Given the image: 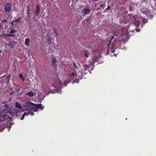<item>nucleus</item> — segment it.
<instances>
[{
    "label": "nucleus",
    "instance_id": "obj_1",
    "mask_svg": "<svg viewBox=\"0 0 156 156\" xmlns=\"http://www.w3.org/2000/svg\"><path fill=\"white\" fill-rule=\"evenodd\" d=\"M6 120H8L10 122L12 121V119L9 115L2 112H0V122L5 121Z\"/></svg>",
    "mask_w": 156,
    "mask_h": 156
},
{
    "label": "nucleus",
    "instance_id": "obj_2",
    "mask_svg": "<svg viewBox=\"0 0 156 156\" xmlns=\"http://www.w3.org/2000/svg\"><path fill=\"white\" fill-rule=\"evenodd\" d=\"M8 103V101H5L2 104L1 109L4 112H6L8 110H10V105Z\"/></svg>",
    "mask_w": 156,
    "mask_h": 156
},
{
    "label": "nucleus",
    "instance_id": "obj_3",
    "mask_svg": "<svg viewBox=\"0 0 156 156\" xmlns=\"http://www.w3.org/2000/svg\"><path fill=\"white\" fill-rule=\"evenodd\" d=\"M99 57V55H98L95 54H94L92 56V58L90 60L89 65L93 66L95 62H97L98 61Z\"/></svg>",
    "mask_w": 156,
    "mask_h": 156
},
{
    "label": "nucleus",
    "instance_id": "obj_4",
    "mask_svg": "<svg viewBox=\"0 0 156 156\" xmlns=\"http://www.w3.org/2000/svg\"><path fill=\"white\" fill-rule=\"evenodd\" d=\"M11 9L12 5L11 3L9 2H7L5 6L4 11L6 13H7L11 11Z\"/></svg>",
    "mask_w": 156,
    "mask_h": 156
},
{
    "label": "nucleus",
    "instance_id": "obj_5",
    "mask_svg": "<svg viewBox=\"0 0 156 156\" xmlns=\"http://www.w3.org/2000/svg\"><path fill=\"white\" fill-rule=\"evenodd\" d=\"M114 38V37L112 36V37L110 40H109V41L108 44H107V46L108 49L109 50H111L112 52L114 53L115 52V48L114 49L113 47L112 46L110 47L111 44V43L112 40Z\"/></svg>",
    "mask_w": 156,
    "mask_h": 156
},
{
    "label": "nucleus",
    "instance_id": "obj_6",
    "mask_svg": "<svg viewBox=\"0 0 156 156\" xmlns=\"http://www.w3.org/2000/svg\"><path fill=\"white\" fill-rule=\"evenodd\" d=\"M57 62V59L55 57H52L51 58V65L53 67L56 68L57 67L56 63Z\"/></svg>",
    "mask_w": 156,
    "mask_h": 156
},
{
    "label": "nucleus",
    "instance_id": "obj_7",
    "mask_svg": "<svg viewBox=\"0 0 156 156\" xmlns=\"http://www.w3.org/2000/svg\"><path fill=\"white\" fill-rule=\"evenodd\" d=\"M142 12L147 17L152 16V15L151 14L150 10L148 9H146L142 11Z\"/></svg>",
    "mask_w": 156,
    "mask_h": 156
},
{
    "label": "nucleus",
    "instance_id": "obj_8",
    "mask_svg": "<svg viewBox=\"0 0 156 156\" xmlns=\"http://www.w3.org/2000/svg\"><path fill=\"white\" fill-rule=\"evenodd\" d=\"M34 106L36 108L40 109L42 110L44 108V106H42L41 104H34Z\"/></svg>",
    "mask_w": 156,
    "mask_h": 156
},
{
    "label": "nucleus",
    "instance_id": "obj_9",
    "mask_svg": "<svg viewBox=\"0 0 156 156\" xmlns=\"http://www.w3.org/2000/svg\"><path fill=\"white\" fill-rule=\"evenodd\" d=\"M147 2H149L152 8L154 7L153 5L156 6V2L155 0H147Z\"/></svg>",
    "mask_w": 156,
    "mask_h": 156
},
{
    "label": "nucleus",
    "instance_id": "obj_10",
    "mask_svg": "<svg viewBox=\"0 0 156 156\" xmlns=\"http://www.w3.org/2000/svg\"><path fill=\"white\" fill-rule=\"evenodd\" d=\"M16 41H13L12 42H9V44H7V45L8 46L10 47L11 48H12L16 45Z\"/></svg>",
    "mask_w": 156,
    "mask_h": 156
},
{
    "label": "nucleus",
    "instance_id": "obj_11",
    "mask_svg": "<svg viewBox=\"0 0 156 156\" xmlns=\"http://www.w3.org/2000/svg\"><path fill=\"white\" fill-rule=\"evenodd\" d=\"M36 7L37 9L35 11L34 14L35 15L37 16L39 14L40 8L39 6L38 5H37Z\"/></svg>",
    "mask_w": 156,
    "mask_h": 156
},
{
    "label": "nucleus",
    "instance_id": "obj_12",
    "mask_svg": "<svg viewBox=\"0 0 156 156\" xmlns=\"http://www.w3.org/2000/svg\"><path fill=\"white\" fill-rule=\"evenodd\" d=\"M90 10L89 9H84L82 10V12L84 14H88L90 12Z\"/></svg>",
    "mask_w": 156,
    "mask_h": 156
},
{
    "label": "nucleus",
    "instance_id": "obj_13",
    "mask_svg": "<svg viewBox=\"0 0 156 156\" xmlns=\"http://www.w3.org/2000/svg\"><path fill=\"white\" fill-rule=\"evenodd\" d=\"M77 74L75 72V73H71V75H70L69 77H70V80L73 79L75 76H76Z\"/></svg>",
    "mask_w": 156,
    "mask_h": 156
},
{
    "label": "nucleus",
    "instance_id": "obj_14",
    "mask_svg": "<svg viewBox=\"0 0 156 156\" xmlns=\"http://www.w3.org/2000/svg\"><path fill=\"white\" fill-rule=\"evenodd\" d=\"M25 94L26 95H27V96H28L30 97H33L34 95V93L33 91H31L29 92H28L26 94Z\"/></svg>",
    "mask_w": 156,
    "mask_h": 156
},
{
    "label": "nucleus",
    "instance_id": "obj_15",
    "mask_svg": "<svg viewBox=\"0 0 156 156\" xmlns=\"http://www.w3.org/2000/svg\"><path fill=\"white\" fill-rule=\"evenodd\" d=\"M30 42V39L29 38H26L25 39V44L27 46H29V43Z\"/></svg>",
    "mask_w": 156,
    "mask_h": 156
},
{
    "label": "nucleus",
    "instance_id": "obj_16",
    "mask_svg": "<svg viewBox=\"0 0 156 156\" xmlns=\"http://www.w3.org/2000/svg\"><path fill=\"white\" fill-rule=\"evenodd\" d=\"M134 24L136 27H139V26L140 24V22L139 20H136L135 21Z\"/></svg>",
    "mask_w": 156,
    "mask_h": 156
},
{
    "label": "nucleus",
    "instance_id": "obj_17",
    "mask_svg": "<svg viewBox=\"0 0 156 156\" xmlns=\"http://www.w3.org/2000/svg\"><path fill=\"white\" fill-rule=\"evenodd\" d=\"M16 107L17 108H19L20 109H22V107L18 103L16 102L15 104Z\"/></svg>",
    "mask_w": 156,
    "mask_h": 156
},
{
    "label": "nucleus",
    "instance_id": "obj_18",
    "mask_svg": "<svg viewBox=\"0 0 156 156\" xmlns=\"http://www.w3.org/2000/svg\"><path fill=\"white\" fill-rule=\"evenodd\" d=\"M34 104L33 103L31 102H27L26 104V106H34Z\"/></svg>",
    "mask_w": 156,
    "mask_h": 156
},
{
    "label": "nucleus",
    "instance_id": "obj_19",
    "mask_svg": "<svg viewBox=\"0 0 156 156\" xmlns=\"http://www.w3.org/2000/svg\"><path fill=\"white\" fill-rule=\"evenodd\" d=\"M32 107H30L27 108V111H33L34 108V106H32Z\"/></svg>",
    "mask_w": 156,
    "mask_h": 156
},
{
    "label": "nucleus",
    "instance_id": "obj_20",
    "mask_svg": "<svg viewBox=\"0 0 156 156\" xmlns=\"http://www.w3.org/2000/svg\"><path fill=\"white\" fill-rule=\"evenodd\" d=\"M29 114L30 115H33L34 114L33 111H29L27 112V116Z\"/></svg>",
    "mask_w": 156,
    "mask_h": 156
},
{
    "label": "nucleus",
    "instance_id": "obj_21",
    "mask_svg": "<svg viewBox=\"0 0 156 156\" xmlns=\"http://www.w3.org/2000/svg\"><path fill=\"white\" fill-rule=\"evenodd\" d=\"M10 78V75H8L6 77V83H9V79Z\"/></svg>",
    "mask_w": 156,
    "mask_h": 156
},
{
    "label": "nucleus",
    "instance_id": "obj_22",
    "mask_svg": "<svg viewBox=\"0 0 156 156\" xmlns=\"http://www.w3.org/2000/svg\"><path fill=\"white\" fill-rule=\"evenodd\" d=\"M90 17H89V18H88L87 17V19L84 20L83 21V23L84 24H85V23H87L89 21V20H90Z\"/></svg>",
    "mask_w": 156,
    "mask_h": 156
},
{
    "label": "nucleus",
    "instance_id": "obj_23",
    "mask_svg": "<svg viewBox=\"0 0 156 156\" xmlns=\"http://www.w3.org/2000/svg\"><path fill=\"white\" fill-rule=\"evenodd\" d=\"M19 77L22 79L23 81H24V78L23 77V76L22 73L21 72L20 73L19 75Z\"/></svg>",
    "mask_w": 156,
    "mask_h": 156
},
{
    "label": "nucleus",
    "instance_id": "obj_24",
    "mask_svg": "<svg viewBox=\"0 0 156 156\" xmlns=\"http://www.w3.org/2000/svg\"><path fill=\"white\" fill-rule=\"evenodd\" d=\"M89 52L88 51H85V54H84V56L86 57H88L89 56Z\"/></svg>",
    "mask_w": 156,
    "mask_h": 156
},
{
    "label": "nucleus",
    "instance_id": "obj_25",
    "mask_svg": "<svg viewBox=\"0 0 156 156\" xmlns=\"http://www.w3.org/2000/svg\"><path fill=\"white\" fill-rule=\"evenodd\" d=\"M47 41L49 45H50L51 43V37H48Z\"/></svg>",
    "mask_w": 156,
    "mask_h": 156
},
{
    "label": "nucleus",
    "instance_id": "obj_26",
    "mask_svg": "<svg viewBox=\"0 0 156 156\" xmlns=\"http://www.w3.org/2000/svg\"><path fill=\"white\" fill-rule=\"evenodd\" d=\"M10 34V33L9 34H6V35L7 36L9 37H15V34Z\"/></svg>",
    "mask_w": 156,
    "mask_h": 156
},
{
    "label": "nucleus",
    "instance_id": "obj_27",
    "mask_svg": "<svg viewBox=\"0 0 156 156\" xmlns=\"http://www.w3.org/2000/svg\"><path fill=\"white\" fill-rule=\"evenodd\" d=\"M27 112H24L23 114V115H22V116L21 117V118H20V120H23L24 119V116L25 115H27Z\"/></svg>",
    "mask_w": 156,
    "mask_h": 156
},
{
    "label": "nucleus",
    "instance_id": "obj_28",
    "mask_svg": "<svg viewBox=\"0 0 156 156\" xmlns=\"http://www.w3.org/2000/svg\"><path fill=\"white\" fill-rule=\"evenodd\" d=\"M20 20L21 19L20 18H17L16 20H14V22H20Z\"/></svg>",
    "mask_w": 156,
    "mask_h": 156
},
{
    "label": "nucleus",
    "instance_id": "obj_29",
    "mask_svg": "<svg viewBox=\"0 0 156 156\" xmlns=\"http://www.w3.org/2000/svg\"><path fill=\"white\" fill-rule=\"evenodd\" d=\"M16 31L15 29H12L10 32V33H14L16 32Z\"/></svg>",
    "mask_w": 156,
    "mask_h": 156
},
{
    "label": "nucleus",
    "instance_id": "obj_30",
    "mask_svg": "<svg viewBox=\"0 0 156 156\" xmlns=\"http://www.w3.org/2000/svg\"><path fill=\"white\" fill-rule=\"evenodd\" d=\"M7 21L6 19H4L2 20L1 22L3 23H5L7 22Z\"/></svg>",
    "mask_w": 156,
    "mask_h": 156
},
{
    "label": "nucleus",
    "instance_id": "obj_31",
    "mask_svg": "<svg viewBox=\"0 0 156 156\" xmlns=\"http://www.w3.org/2000/svg\"><path fill=\"white\" fill-rule=\"evenodd\" d=\"M27 13L28 14V16H29V12H30V8L29 7H28L27 8Z\"/></svg>",
    "mask_w": 156,
    "mask_h": 156
},
{
    "label": "nucleus",
    "instance_id": "obj_32",
    "mask_svg": "<svg viewBox=\"0 0 156 156\" xmlns=\"http://www.w3.org/2000/svg\"><path fill=\"white\" fill-rule=\"evenodd\" d=\"M54 32H55L56 36H58V33H57V30L55 29V28L54 29Z\"/></svg>",
    "mask_w": 156,
    "mask_h": 156
},
{
    "label": "nucleus",
    "instance_id": "obj_33",
    "mask_svg": "<svg viewBox=\"0 0 156 156\" xmlns=\"http://www.w3.org/2000/svg\"><path fill=\"white\" fill-rule=\"evenodd\" d=\"M37 108H35L34 107V109L33 110V112H37Z\"/></svg>",
    "mask_w": 156,
    "mask_h": 156
},
{
    "label": "nucleus",
    "instance_id": "obj_34",
    "mask_svg": "<svg viewBox=\"0 0 156 156\" xmlns=\"http://www.w3.org/2000/svg\"><path fill=\"white\" fill-rule=\"evenodd\" d=\"M110 9H111V7L109 6H108L107 7V8L106 9L107 10H109Z\"/></svg>",
    "mask_w": 156,
    "mask_h": 156
},
{
    "label": "nucleus",
    "instance_id": "obj_35",
    "mask_svg": "<svg viewBox=\"0 0 156 156\" xmlns=\"http://www.w3.org/2000/svg\"><path fill=\"white\" fill-rule=\"evenodd\" d=\"M73 66H74L75 68H77V66H76V64H75V63L74 62V63H73Z\"/></svg>",
    "mask_w": 156,
    "mask_h": 156
},
{
    "label": "nucleus",
    "instance_id": "obj_36",
    "mask_svg": "<svg viewBox=\"0 0 156 156\" xmlns=\"http://www.w3.org/2000/svg\"><path fill=\"white\" fill-rule=\"evenodd\" d=\"M10 113V114L12 116H14V114L13 113V112H9Z\"/></svg>",
    "mask_w": 156,
    "mask_h": 156
},
{
    "label": "nucleus",
    "instance_id": "obj_37",
    "mask_svg": "<svg viewBox=\"0 0 156 156\" xmlns=\"http://www.w3.org/2000/svg\"><path fill=\"white\" fill-rule=\"evenodd\" d=\"M14 92L13 91H12L10 93V95H12L14 93Z\"/></svg>",
    "mask_w": 156,
    "mask_h": 156
},
{
    "label": "nucleus",
    "instance_id": "obj_38",
    "mask_svg": "<svg viewBox=\"0 0 156 156\" xmlns=\"http://www.w3.org/2000/svg\"><path fill=\"white\" fill-rule=\"evenodd\" d=\"M14 22V21H13L11 23V25H12V26H13L14 25V23H13V22Z\"/></svg>",
    "mask_w": 156,
    "mask_h": 156
},
{
    "label": "nucleus",
    "instance_id": "obj_39",
    "mask_svg": "<svg viewBox=\"0 0 156 156\" xmlns=\"http://www.w3.org/2000/svg\"><path fill=\"white\" fill-rule=\"evenodd\" d=\"M104 5L103 4L100 5V6H100V7H103Z\"/></svg>",
    "mask_w": 156,
    "mask_h": 156
},
{
    "label": "nucleus",
    "instance_id": "obj_40",
    "mask_svg": "<svg viewBox=\"0 0 156 156\" xmlns=\"http://www.w3.org/2000/svg\"><path fill=\"white\" fill-rule=\"evenodd\" d=\"M15 90L17 91H19V89H18V88H16V89H15Z\"/></svg>",
    "mask_w": 156,
    "mask_h": 156
},
{
    "label": "nucleus",
    "instance_id": "obj_41",
    "mask_svg": "<svg viewBox=\"0 0 156 156\" xmlns=\"http://www.w3.org/2000/svg\"><path fill=\"white\" fill-rule=\"evenodd\" d=\"M135 30H136V31H137V32L139 31V30H140V29H139V30H138V29H137V28H136V29H135Z\"/></svg>",
    "mask_w": 156,
    "mask_h": 156
},
{
    "label": "nucleus",
    "instance_id": "obj_42",
    "mask_svg": "<svg viewBox=\"0 0 156 156\" xmlns=\"http://www.w3.org/2000/svg\"><path fill=\"white\" fill-rule=\"evenodd\" d=\"M90 47L91 48H94V46H90Z\"/></svg>",
    "mask_w": 156,
    "mask_h": 156
},
{
    "label": "nucleus",
    "instance_id": "obj_43",
    "mask_svg": "<svg viewBox=\"0 0 156 156\" xmlns=\"http://www.w3.org/2000/svg\"><path fill=\"white\" fill-rule=\"evenodd\" d=\"M89 66H88V65H87V66H86V67L87 68V69H88V68H89Z\"/></svg>",
    "mask_w": 156,
    "mask_h": 156
},
{
    "label": "nucleus",
    "instance_id": "obj_44",
    "mask_svg": "<svg viewBox=\"0 0 156 156\" xmlns=\"http://www.w3.org/2000/svg\"><path fill=\"white\" fill-rule=\"evenodd\" d=\"M47 37H50V35L49 34H47Z\"/></svg>",
    "mask_w": 156,
    "mask_h": 156
},
{
    "label": "nucleus",
    "instance_id": "obj_45",
    "mask_svg": "<svg viewBox=\"0 0 156 156\" xmlns=\"http://www.w3.org/2000/svg\"><path fill=\"white\" fill-rule=\"evenodd\" d=\"M79 80H77V83H78L79 82Z\"/></svg>",
    "mask_w": 156,
    "mask_h": 156
},
{
    "label": "nucleus",
    "instance_id": "obj_46",
    "mask_svg": "<svg viewBox=\"0 0 156 156\" xmlns=\"http://www.w3.org/2000/svg\"><path fill=\"white\" fill-rule=\"evenodd\" d=\"M73 82H76V81H75V80H73Z\"/></svg>",
    "mask_w": 156,
    "mask_h": 156
},
{
    "label": "nucleus",
    "instance_id": "obj_47",
    "mask_svg": "<svg viewBox=\"0 0 156 156\" xmlns=\"http://www.w3.org/2000/svg\"><path fill=\"white\" fill-rule=\"evenodd\" d=\"M1 52V51L0 50V53Z\"/></svg>",
    "mask_w": 156,
    "mask_h": 156
}]
</instances>
